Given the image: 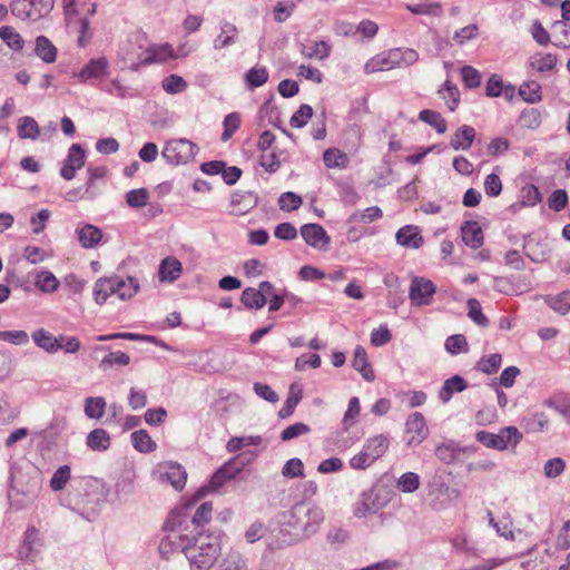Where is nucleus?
Segmentation results:
<instances>
[{"mask_svg":"<svg viewBox=\"0 0 570 570\" xmlns=\"http://www.w3.org/2000/svg\"><path fill=\"white\" fill-rule=\"evenodd\" d=\"M466 304L469 307V317L479 326L487 327L489 325V320L482 313V308L479 301L475 298H469Z\"/></svg>","mask_w":570,"mask_h":570,"instance_id":"4d7b16f0","label":"nucleus"},{"mask_svg":"<svg viewBox=\"0 0 570 570\" xmlns=\"http://www.w3.org/2000/svg\"><path fill=\"white\" fill-rule=\"evenodd\" d=\"M256 197L253 193H234L230 199V214L243 216L256 206Z\"/></svg>","mask_w":570,"mask_h":570,"instance_id":"2eb2a0df","label":"nucleus"},{"mask_svg":"<svg viewBox=\"0 0 570 570\" xmlns=\"http://www.w3.org/2000/svg\"><path fill=\"white\" fill-rule=\"evenodd\" d=\"M502 356L499 353H493L489 356H483L475 365V370L485 373H497L501 366Z\"/></svg>","mask_w":570,"mask_h":570,"instance_id":"a18cd8bd","label":"nucleus"},{"mask_svg":"<svg viewBox=\"0 0 570 570\" xmlns=\"http://www.w3.org/2000/svg\"><path fill=\"white\" fill-rule=\"evenodd\" d=\"M76 235L81 247L95 248L102 240V230L91 224H79L76 228Z\"/></svg>","mask_w":570,"mask_h":570,"instance_id":"9b49d317","label":"nucleus"},{"mask_svg":"<svg viewBox=\"0 0 570 570\" xmlns=\"http://www.w3.org/2000/svg\"><path fill=\"white\" fill-rule=\"evenodd\" d=\"M439 94L441 98L446 101L451 111H454L458 108L460 102V91L454 83L445 81L443 88L439 90Z\"/></svg>","mask_w":570,"mask_h":570,"instance_id":"37998d69","label":"nucleus"},{"mask_svg":"<svg viewBox=\"0 0 570 570\" xmlns=\"http://www.w3.org/2000/svg\"><path fill=\"white\" fill-rule=\"evenodd\" d=\"M11 12L13 16L21 19L38 20V18L33 16L32 2L30 0H14L11 3Z\"/></svg>","mask_w":570,"mask_h":570,"instance_id":"8fccbe9b","label":"nucleus"},{"mask_svg":"<svg viewBox=\"0 0 570 570\" xmlns=\"http://www.w3.org/2000/svg\"><path fill=\"white\" fill-rule=\"evenodd\" d=\"M134 448L141 453H149L156 449V443L145 430L135 431L131 434Z\"/></svg>","mask_w":570,"mask_h":570,"instance_id":"58836bf2","label":"nucleus"},{"mask_svg":"<svg viewBox=\"0 0 570 570\" xmlns=\"http://www.w3.org/2000/svg\"><path fill=\"white\" fill-rule=\"evenodd\" d=\"M466 387V381L460 375H454L444 381L443 386L439 391V399L443 403H448L451 400L454 392H462Z\"/></svg>","mask_w":570,"mask_h":570,"instance_id":"b1692460","label":"nucleus"},{"mask_svg":"<svg viewBox=\"0 0 570 570\" xmlns=\"http://www.w3.org/2000/svg\"><path fill=\"white\" fill-rule=\"evenodd\" d=\"M161 87L167 94L176 95L186 90L187 82L178 75H170L161 81Z\"/></svg>","mask_w":570,"mask_h":570,"instance_id":"603ef678","label":"nucleus"},{"mask_svg":"<svg viewBox=\"0 0 570 570\" xmlns=\"http://www.w3.org/2000/svg\"><path fill=\"white\" fill-rule=\"evenodd\" d=\"M106 401L101 396H90L85 401V413L89 419L99 420L104 416Z\"/></svg>","mask_w":570,"mask_h":570,"instance_id":"ea45409f","label":"nucleus"},{"mask_svg":"<svg viewBox=\"0 0 570 570\" xmlns=\"http://www.w3.org/2000/svg\"><path fill=\"white\" fill-rule=\"evenodd\" d=\"M197 146L185 138L171 139L163 149V157L170 165H184L191 161L197 153Z\"/></svg>","mask_w":570,"mask_h":570,"instance_id":"20e7f679","label":"nucleus"},{"mask_svg":"<svg viewBox=\"0 0 570 570\" xmlns=\"http://www.w3.org/2000/svg\"><path fill=\"white\" fill-rule=\"evenodd\" d=\"M383 215L382 209L377 206H372L366 208L363 212H355L350 216L351 222H362L365 224H370Z\"/></svg>","mask_w":570,"mask_h":570,"instance_id":"13d9d810","label":"nucleus"},{"mask_svg":"<svg viewBox=\"0 0 570 570\" xmlns=\"http://www.w3.org/2000/svg\"><path fill=\"white\" fill-rule=\"evenodd\" d=\"M39 491L38 482H33L27 492L20 493L18 490H12L9 493V500L12 508L17 510L26 509L33 504Z\"/></svg>","mask_w":570,"mask_h":570,"instance_id":"dca6fc26","label":"nucleus"},{"mask_svg":"<svg viewBox=\"0 0 570 570\" xmlns=\"http://www.w3.org/2000/svg\"><path fill=\"white\" fill-rule=\"evenodd\" d=\"M475 137L474 128L463 125L452 136L450 146L454 150H468Z\"/></svg>","mask_w":570,"mask_h":570,"instance_id":"412c9836","label":"nucleus"},{"mask_svg":"<svg viewBox=\"0 0 570 570\" xmlns=\"http://www.w3.org/2000/svg\"><path fill=\"white\" fill-rule=\"evenodd\" d=\"M461 449L452 441L442 443L435 448L436 458L443 463L451 464L461 456Z\"/></svg>","mask_w":570,"mask_h":570,"instance_id":"c85d7f7f","label":"nucleus"},{"mask_svg":"<svg viewBox=\"0 0 570 570\" xmlns=\"http://www.w3.org/2000/svg\"><path fill=\"white\" fill-rule=\"evenodd\" d=\"M311 428L302 422L294 423L286 429H284L281 433V440L284 442L291 441L293 439H296L301 435H305L309 433Z\"/></svg>","mask_w":570,"mask_h":570,"instance_id":"338daca9","label":"nucleus"},{"mask_svg":"<svg viewBox=\"0 0 570 570\" xmlns=\"http://www.w3.org/2000/svg\"><path fill=\"white\" fill-rule=\"evenodd\" d=\"M420 478L414 472L403 473L397 480V488L402 492L412 493L419 489Z\"/></svg>","mask_w":570,"mask_h":570,"instance_id":"052dcab7","label":"nucleus"},{"mask_svg":"<svg viewBox=\"0 0 570 570\" xmlns=\"http://www.w3.org/2000/svg\"><path fill=\"white\" fill-rule=\"evenodd\" d=\"M381 504L377 502V495L373 491L363 492L354 507V515L356 518H365L375 514Z\"/></svg>","mask_w":570,"mask_h":570,"instance_id":"4468645a","label":"nucleus"},{"mask_svg":"<svg viewBox=\"0 0 570 570\" xmlns=\"http://www.w3.org/2000/svg\"><path fill=\"white\" fill-rule=\"evenodd\" d=\"M524 253L535 263L544 262L548 257V250L539 242H527L524 245Z\"/></svg>","mask_w":570,"mask_h":570,"instance_id":"6e6d98bb","label":"nucleus"},{"mask_svg":"<svg viewBox=\"0 0 570 570\" xmlns=\"http://www.w3.org/2000/svg\"><path fill=\"white\" fill-rule=\"evenodd\" d=\"M71 478V469L69 465L59 466L50 480V488L52 491L62 490Z\"/></svg>","mask_w":570,"mask_h":570,"instance_id":"09e8293b","label":"nucleus"},{"mask_svg":"<svg viewBox=\"0 0 570 570\" xmlns=\"http://www.w3.org/2000/svg\"><path fill=\"white\" fill-rule=\"evenodd\" d=\"M406 433L410 435L407 444H420L429 435L425 419L422 413H412L405 423Z\"/></svg>","mask_w":570,"mask_h":570,"instance_id":"1a4fd4ad","label":"nucleus"},{"mask_svg":"<svg viewBox=\"0 0 570 570\" xmlns=\"http://www.w3.org/2000/svg\"><path fill=\"white\" fill-rule=\"evenodd\" d=\"M462 240L464 244L473 249H476L483 244V232L476 222H466L461 227Z\"/></svg>","mask_w":570,"mask_h":570,"instance_id":"a211bd4d","label":"nucleus"},{"mask_svg":"<svg viewBox=\"0 0 570 570\" xmlns=\"http://www.w3.org/2000/svg\"><path fill=\"white\" fill-rule=\"evenodd\" d=\"M301 53L307 59L324 60L331 53V46L326 41H313L301 46Z\"/></svg>","mask_w":570,"mask_h":570,"instance_id":"393cba45","label":"nucleus"},{"mask_svg":"<svg viewBox=\"0 0 570 570\" xmlns=\"http://www.w3.org/2000/svg\"><path fill=\"white\" fill-rule=\"evenodd\" d=\"M313 116V108L309 105H302L291 117L289 125L294 128L304 127Z\"/></svg>","mask_w":570,"mask_h":570,"instance_id":"69168bd1","label":"nucleus"},{"mask_svg":"<svg viewBox=\"0 0 570 570\" xmlns=\"http://www.w3.org/2000/svg\"><path fill=\"white\" fill-rule=\"evenodd\" d=\"M436 287L432 281L414 276L409 289V298L413 306H428L432 303Z\"/></svg>","mask_w":570,"mask_h":570,"instance_id":"39448f33","label":"nucleus"},{"mask_svg":"<svg viewBox=\"0 0 570 570\" xmlns=\"http://www.w3.org/2000/svg\"><path fill=\"white\" fill-rule=\"evenodd\" d=\"M299 232L307 245L320 250H327L331 238L321 225L305 224Z\"/></svg>","mask_w":570,"mask_h":570,"instance_id":"423d86ee","label":"nucleus"},{"mask_svg":"<svg viewBox=\"0 0 570 570\" xmlns=\"http://www.w3.org/2000/svg\"><path fill=\"white\" fill-rule=\"evenodd\" d=\"M302 203V197L293 191L283 193L278 198L279 208L284 212L296 210Z\"/></svg>","mask_w":570,"mask_h":570,"instance_id":"bf43d9fd","label":"nucleus"},{"mask_svg":"<svg viewBox=\"0 0 570 570\" xmlns=\"http://www.w3.org/2000/svg\"><path fill=\"white\" fill-rule=\"evenodd\" d=\"M109 62L107 58H94L86 63L79 72H75L73 77L82 82L98 80L107 75Z\"/></svg>","mask_w":570,"mask_h":570,"instance_id":"6e6552de","label":"nucleus"},{"mask_svg":"<svg viewBox=\"0 0 570 570\" xmlns=\"http://www.w3.org/2000/svg\"><path fill=\"white\" fill-rule=\"evenodd\" d=\"M240 302L247 308L259 309L266 304V296L259 289L247 287L242 293Z\"/></svg>","mask_w":570,"mask_h":570,"instance_id":"2f4dec72","label":"nucleus"},{"mask_svg":"<svg viewBox=\"0 0 570 570\" xmlns=\"http://www.w3.org/2000/svg\"><path fill=\"white\" fill-rule=\"evenodd\" d=\"M445 350L452 355H456L461 352H468L466 338L462 334L449 336L445 341Z\"/></svg>","mask_w":570,"mask_h":570,"instance_id":"680f3d73","label":"nucleus"},{"mask_svg":"<svg viewBox=\"0 0 570 570\" xmlns=\"http://www.w3.org/2000/svg\"><path fill=\"white\" fill-rule=\"evenodd\" d=\"M130 362V357L125 352H110L99 363V368L107 371L116 365L126 366Z\"/></svg>","mask_w":570,"mask_h":570,"instance_id":"79ce46f5","label":"nucleus"},{"mask_svg":"<svg viewBox=\"0 0 570 570\" xmlns=\"http://www.w3.org/2000/svg\"><path fill=\"white\" fill-rule=\"evenodd\" d=\"M160 479L168 481L175 490L180 491L186 484L187 473L181 465L177 463H168L166 470L161 473Z\"/></svg>","mask_w":570,"mask_h":570,"instance_id":"6ab92c4d","label":"nucleus"},{"mask_svg":"<svg viewBox=\"0 0 570 570\" xmlns=\"http://www.w3.org/2000/svg\"><path fill=\"white\" fill-rule=\"evenodd\" d=\"M324 521V512L318 507L305 503L295 504L286 515L287 524L294 530L295 537H311Z\"/></svg>","mask_w":570,"mask_h":570,"instance_id":"7ed1b4c3","label":"nucleus"},{"mask_svg":"<svg viewBox=\"0 0 570 570\" xmlns=\"http://www.w3.org/2000/svg\"><path fill=\"white\" fill-rule=\"evenodd\" d=\"M183 274V265L175 256L165 257L158 268V279L160 283H174Z\"/></svg>","mask_w":570,"mask_h":570,"instance_id":"f8f14e48","label":"nucleus"},{"mask_svg":"<svg viewBox=\"0 0 570 570\" xmlns=\"http://www.w3.org/2000/svg\"><path fill=\"white\" fill-rule=\"evenodd\" d=\"M58 278L49 271L36 274L35 286L42 293H55L59 287Z\"/></svg>","mask_w":570,"mask_h":570,"instance_id":"c756f323","label":"nucleus"},{"mask_svg":"<svg viewBox=\"0 0 570 570\" xmlns=\"http://www.w3.org/2000/svg\"><path fill=\"white\" fill-rule=\"evenodd\" d=\"M33 343L45 352L55 354L59 351L58 336H53L45 328H39L31 334Z\"/></svg>","mask_w":570,"mask_h":570,"instance_id":"aec40b11","label":"nucleus"},{"mask_svg":"<svg viewBox=\"0 0 570 570\" xmlns=\"http://www.w3.org/2000/svg\"><path fill=\"white\" fill-rule=\"evenodd\" d=\"M475 438L480 443H482L487 448L504 450V443L502 441V436H499V433L494 434L487 431H479Z\"/></svg>","mask_w":570,"mask_h":570,"instance_id":"e2e57ef3","label":"nucleus"},{"mask_svg":"<svg viewBox=\"0 0 570 570\" xmlns=\"http://www.w3.org/2000/svg\"><path fill=\"white\" fill-rule=\"evenodd\" d=\"M0 38L14 51H20L23 47V39L12 27L0 28Z\"/></svg>","mask_w":570,"mask_h":570,"instance_id":"de8ad7c7","label":"nucleus"},{"mask_svg":"<svg viewBox=\"0 0 570 570\" xmlns=\"http://www.w3.org/2000/svg\"><path fill=\"white\" fill-rule=\"evenodd\" d=\"M149 198L148 190L146 188L129 190L126 195V202L128 206L132 208H139L147 204Z\"/></svg>","mask_w":570,"mask_h":570,"instance_id":"774afa93","label":"nucleus"},{"mask_svg":"<svg viewBox=\"0 0 570 570\" xmlns=\"http://www.w3.org/2000/svg\"><path fill=\"white\" fill-rule=\"evenodd\" d=\"M529 66L538 72L550 71L557 66V57L552 53H537L529 59Z\"/></svg>","mask_w":570,"mask_h":570,"instance_id":"72a5a7b5","label":"nucleus"},{"mask_svg":"<svg viewBox=\"0 0 570 570\" xmlns=\"http://www.w3.org/2000/svg\"><path fill=\"white\" fill-rule=\"evenodd\" d=\"M519 95L529 104H537L542 100L541 86L535 80L523 82L519 88Z\"/></svg>","mask_w":570,"mask_h":570,"instance_id":"473e14b6","label":"nucleus"},{"mask_svg":"<svg viewBox=\"0 0 570 570\" xmlns=\"http://www.w3.org/2000/svg\"><path fill=\"white\" fill-rule=\"evenodd\" d=\"M248 89H254L265 85L268 80V71L265 67H254L244 76Z\"/></svg>","mask_w":570,"mask_h":570,"instance_id":"4c0bfd02","label":"nucleus"},{"mask_svg":"<svg viewBox=\"0 0 570 570\" xmlns=\"http://www.w3.org/2000/svg\"><path fill=\"white\" fill-rule=\"evenodd\" d=\"M419 119L423 122L429 124L439 134H444L448 129L446 121L441 116V114L438 111L430 110V109L421 110L419 114Z\"/></svg>","mask_w":570,"mask_h":570,"instance_id":"e433bc0d","label":"nucleus"},{"mask_svg":"<svg viewBox=\"0 0 570 570\" xmlns=\"http://www.w3.org/2000/svg\"><path fill=\"white\" fill-rule=\"evenodd\" d=\"M224 131L222 134V140L227 141L232 138L234 132L239 128L240 126V116L237 112L228 114L223 122Z\"/></svg>","mask_w":570,"mask_h":570,"instance_id":"0e129e2a","label":"nucleus"},{"mask_svg":"<svg viewBox=\"0 0 570 570\" xmlns=\"http://www.w3.org/2000/svg\"><path fill=\"white\" fill-rule=\"evenodd\" d=\"M43 543L39 530L31 527L27 529L18 553L22 559H32L40 552Z\"/></svg>","mask_w":570,"mask_h":570,"instance_id":"9d476101","label":"nucleus"},{"mask_svg":"<svg viewBox=\"0 0 570 570\" xmlns=\"http://www.w3.org/2000/svg\"><path fill=\"white\" fill-rule=\"evenodd\" d=\"M302 397V390L295 384H292L289 387V395L287 396L282 409L278 411V416L281 419L289 417L294 413V410L301 402Z\"/></svg>","mask_w":570,"mask_h":570,"instance_id":"7c9ffc66","label":"nucleus"},{"mask_svg":"<svg viewBox=\"0 0 570 570\" xmlns=\"http://www.w3.org/2000/svg\"><path fill=\"white\" fill-rule=\"evenodd\" d=\"M392 68H393V65L390 62L387 53L379 55V56L370 59L365 63V67H364L366 73H373V72H377V71L392 69Z\"/></svg>","mask_w":570,"mask_h":570,"instance_id":"864d4df0","label":"nucleus"},{"mask_svg":"<svg viewBox=\"0 0 570 570\" xmlns=\"http://www.w3.org/2000/svg\"><path fill=\"white\" fill-rule=\"evenodd\" d=\"M210 570H249L248 560L237 550H229Z\"/></svg>","mask_w":570,"mask_h":570,"instance_id":"ddd939ff","label":"nucleus"},{"mask_svg":"<svg viewBox=\"0 0 570 570\" xmlns=\"http://www.w3.org/2000/svg\"><path fill=\"white\" fill-rule=\"evenodd\" d=\"M191 570H210L217 562L222 551L219 537L199 534L191 547H184Z\"/></svg>","mask_w":570,"mask_h":570,"instance_id":"f257e3e1","label":"nucleus"},{"mask_svg":"<svg viewBox=\"0 0 570 570\" xmlns=\"http://www.w3.org/2000/svg\"><path fill=\"white\" fill-rule=\"evenodd\" d=\"M552 27L559 31L553 45L562 49L570 48V24L564 21H556Z\"/></svg>","mask_w":570,"mask_h":570,"instance_id":"5fc2aeb1","label":"nucleus"},{"mask_svg":"<svg viewBox=\"0 0 570 570\" xmlns=\"http://www.w3.org/2000/svg\"><path fill=\"white\" fill-rule=\"evenodd\" d=\"M546 302L553 311L564 315L570 311V292L567 291L556 296H548Z\"/></svg>","mask_w":570,"mask_h":570,"instance_id":"49530a36","label":"nucleus"},{"mask_svg":"<svg viewBox=\"0 0 570 570\" xmlns=\"http://www.w3.org/2000/svg\"><path fill=\"white\" fill-rule=\"evenodd\" d=\"M139 288L138 279L132 276H128L126 279L117 275L100 277L94 284L92 296L98 305H102L114 295L120 301L130 299L138 293Z\"/></svg>","mask_w":570,"mask_h":570,"instance_id":"f03ea898","label":"nucleus"},{"mask_svg":"<svg viewBox=\"0 0 570 570\" xmlns=\"http://www.w3.org/2000/svg\"><path fill=\"white\" fill-rule=\"evenodd\" d=\"M352 366L362 375L365 381H374L375 374L371 364L368 363L367 354L363 346H357L355 348Z\"/></svg>","mask_w":570,"mask_h":570,"instance_id":"f3484780","label":"nucleus"},{"mask_svg":"<svg viewBox=\"0 0 570 570\" xmlns=\"http://www.w3.org/2000/svg\"><path fill=\"white\" fill-rule=\"evenodd\" d=\"M35 52L46 63H52L57 59V48L45 36L36 38Z\"/></svg>","mask_w":570,"mask_h":570,"instance_id":"a878e982","label":"nucleus"},{"mask_svg":"<svg viewBox=\"0 0 570 570\" xmlns=\"http://www.w3.org/2000/svg\"><path fill=\"white\" fill-rule=\"evenodd\" d=\"M390 445V440L383 434L375 435L366 440L363 449L368 453L371 459L375 462L384 455Z\"/></svg>","mask_w":570,"mask_h":570,"instance_id":"5701e85b","label":"nucleus"},{"mask_svg":"<svg viewBox=\"0 0 570 570\" xmlns=\"http://www.w3.org/2000/svg\"><path fill=\"white\" fill-rule=\"evenodd\" d=\"M360 411H361V406H360L358 397H356V396L351 397L348 401L347 410L342 420L343 429L345 431H348L355 424V421L360 414Z\"/></svg>","mask_w":570,"mask_h":570,"instance_id":"3c124183","label":"nucleus"},{"mask_svg":"<svg viewBox=\"0 0 570 570\" xmlns=\"http://www.w3.org/2000/svg\"><path fill=\"white\" fill-rule=\"evenodd\" d=\"M238 469L234 468L232 462L225 464L212 476L209 485L212 490L219 489L227 480L235 478Z\"/></svg>","mask_w":570,"mask_h":570,"instance_id":"a19ab883","label":"nucleus"},{"mask_svg":"<svg viewBox=\"0 0 570 570\" xmlns=\"http://www.w3.org/2000/svg\"><path fill=\"white\" fill-rule=\"evenodd\" d=\"M237 28L230 22H224L220 27V33L214 40L215 49H222L235 43L237 36Z\"/></svg>","mask_w":570,"mask_h":570,"instance_id":"f704fd0d","label":"nucleus"},{"mask_svg":"<svg viewBox=\"0 0 570 570\" xmlns=\"http://www.w3.org/2000/svg\"><path fill=\"white\" fill-rule=\"evenodd\" d=\"M87 445L94 451H105L110 445V438L104 429H95L87 436Z\"/></svg>","mask_w":570,"mask_h":570,"instance_id":"c9c22d12","label":"nucleus"},{"mask_svg":"<svg viewBox=\"0 0 570 570\" xmlns=\"http://www.w3.org/2000/svg\"><path fill=\"white\" fill-rule=\"evenodd\" d=\"M323 161L327 168L345 169L350 165L348 156L337 148L326 149L323 154Z\"/></svg>","mask_w":570,"mask_h":570,"instance_id":"bb28decb","label":"nucleus"},{"mask_svg":"<svg viewBox=\"0 0 570 570\" xmlns=\"http://www.w3.org/2000/svg\"><path fill=\"white\" fill-rule=\"evenodd\" d=\"M523 426L527 432L538 433L548 429L549 417L544 413H535L523 420Z\"/></svg>","mask_w":570,"mask_h":570,"instance_id":"c03bdc74","label":"nucleus"},{"mask_svg":"<svg viewBox=\"0 0 570 570\" xmlns=\"http://www.w3.org/2000/svg\"><path fill=\"white\" fill-rule=\"evenodd\" d=\"M18 136L21 139H37L40 135V128L35 118L30 116L21 117L17 127Z\"/></svg>","mask_w":570,"mask_h":570,"instance_id":"cd10ccee","label":"nucleus"},{"mask_svg":"<svg viewBox=\"0 0 570 570\" xmlns=\"http://www.w3.org/2000/svg\"><path fill=\"white\" fill-rule=\"evenodd\" d=\"M395 237L399 245L409 248H419L423 244L422 236L419 234L416 227L413 226L400 228Z\"/></svg>","mask_w":570,"mask_h":570,"instance_id":"4be33fe9","label":"nucleus"},{"mask_svg":"<svg viewBox=\"0 0 570 570\" xmlns=\"http://www.w3.org/2000/svg\"><path fill=\"white\" fill-rule=\"evenodd\" d=\"M85 150L78 144H73L68 151V156L63 161V165L60 169V175L66 180H71L76 171L83 167L85 165Z\"/></svg>","mask_w":570,"mask_h":570,"instance_id":"0eeeda50","label":"nucleus"}]
</instances>
